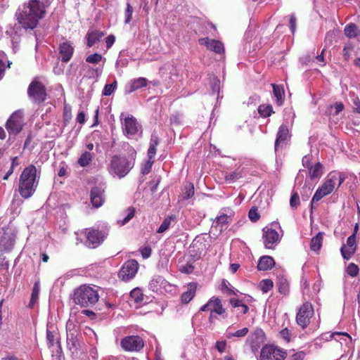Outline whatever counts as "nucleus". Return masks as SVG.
<instances>
[{
	"label": "nucleus",
	"instance_id": "nucleus-26",
	"mask_svg": "<svg viewBox=\"0 0 360 360\" xmlns=\"http://www.w3.org/2000/svg\"><path fill=\"white\" fill-rule=\"evenodd\" d=\"M330 338L340 342L342 345L345 344L348 346V345L352 343V338L347 333L335 332L330 335Z\"/></svg>",
	"mask_w": 360,
	"mask_h": 360
},
{
	"label": "nucleus",
	"instance_id": "nucleus-24",
	"mask_svg": "<svg viewBox=\"0 0 360 360\" xmlns=\"http://www.w3.org/2000/svg\"><path fill=\"white\" fill-rule=\"evenodd\" d=\"M275 265V262L271 256H262L259 258L257 264L259 271H267L271 269Z\"/></svg>",
	"mask_w": 360,
	"mask_h": 360
},
{
	"label": "nucleus",
	"instance_id": "nucleus-59",
	"mask_svg": "<svg viewBox=\"0 0 360 360\" xmlns=\"http://www.w3.org/2000/svg\"><path fill=\"white\" fill-rule=\"evenodd\" d=\"M226 342L224 341H217L215 347L219 353H223L226 350Z\"/></svg>",
	"mask_w": 360,
	"mask_h": 360
},
{
	"label": "nucleus",
	"instance_id": "nucleus-2",
	"mask_svg": "<svg viewBox=\"0 0 360 360\" xmlns=\"http://www.w3.org/2000/svg\"><path fill=\"white\" fill-rule=\"evenodd\" d=\"M47 6L39 0H29L16 13L18 22L25 30H34L37 27L39 20L45 17Z\"/></svg>",
	"mask_w": 360,
	"mask_h": 360
},
{
	"label": "nucleus",
	"instance_id": "nucleus-10",
	"mask_svg": "<svg viewBox=\"0 0 360 360\" xmlns=\"http://www.w3.org/2000/svg\"><path fill=\"white\" fill-rule=\"evenodd\" d=\"M286 355L284 349L274 345H266L261 349L260 360H284Z\"/></svg>",
	"mask_w": 360,
	"mask_h": 360
},
{
	"label": "nucleus",
	"instance_id": "nucleus-5",
	"mask_svg": "<svg viewBox=\"0 0 360 360\" xmlns=\"http://www.w3.org/2000/svg\"><path fill=\"white\" fill-rule=\"evenodd\" d=\"M98 293L93 288L83 285L75 290L73 300L82 307H91L98 300Z\"/></svg>",
	"mask_w": 360,
	"mask_h": 360
},
{
	"label": "nucleus",
	"instance_id": "nucleus-23",
	"mask_svg": "<svg viewBox=\"0 0 360 360\" xmlns=\"http://www.w3.org/2000/svg\"><path fill=\"white\" fill-rule=\"evenodd\" d=\"M197 290L196 283H189L187 285L186 291L184 292L181 296V301L183 304L189 303L195 297Z\"/></svg>",
	"mask_w": 360,
	"mask_h": 360
},
{
	"label": "nucleus",
	"instance_id": "nucleus-62",
	"mask_svg": "<svg viewBox=\"0 0 360 360\" xmlns=\"http://www.w3.org/2000/svg\"><path fill=\"white\" fill-rule=\"evenodd\" d=\"M157 147L153 146H149L148 149V158L154 160L155 155L156 154Z\"/></svg>",
	"mask_w": 360,
	"mask_h": 360
},
{
	"label": "nucleus",
	"instance_id": "nucleus-29",
	"mask_svg": "<svg viewBox=\"0 0 360 360\" xmlns=\"http://www.w3.org/2000/svg\"><path fill=\"white\" fill-rule=\"evenodd\" d=\"M308 170L309 177L311 180H318L323 175V167L320 162H317L314 166L310 167Z\"/></svg>",
	"mask_w": 360,
	"mask_h": 360
},
{
	"label": "nucleus",
	"instance_id": "nucleus-43",
	"mask_svg": "<svg viewBox=\"0 0 360 360\" xmlns=\"http://www.w3.org/2000/svg\"><path fill=\"white\" fill-rule=\"evenodd\" d=\"M354 49V46L351 41H348L345 44L342 49V56L345 61L349 60Z\"/></svg>",
	"mask_w": 360,
	"mask_h": 360
},
{
	"label": "nucleus",
	"instance_id": "nucleus-17",
	"mask_svg": "<svg viewBox=\"0 0 360 360\" xmlns=\"http://www.w3.org/2000/svg\"><path fill=\"white\" fill-rule=\"evenodd\" d=\"M335 187V186L333 183L332 179H330L328 176L322 186L319 187L315 192L311 200V205L315 202L319 201L324 196L331 193L333 191Z\"/></svg>",
	"mask_w": 360,
	"mask_h": 360
},
{
	"label": "nucleus",
	"instance_id": "nucleus-57",
	"mask_svg": "<svg viewBox=\"0 0 360 360\" xmlns=\"http://www.w3.org/2000/svg\"><path fill=\"white\" fill-rule=\"evenodd\" d=\"M140 252L143 259H148V257H150L152 250L150 247L145 246L141 248Z\"/></svg>",
	"mask_w": 360,
	"mask_h": 360
},
{
	"label": "nucleus",
	"instance_id": "nucleus-58",
	"mask_svg": "<svg viewBox=\"0 0 360 360\" xmlns=\"http://www.w3.org/2000/svg\"><path fill=\"white\" fill-rule=\"evenodd\" d=\"M281 337L285 340L286 342H290L291 333L288 328H284L280 331Z\"/></svg>",
	"mask_w": 360,
	"mask_h": 360
},
{
	"label": "nucleus",
	"instance_id": "nucleus-8",
	"mask_svg": "<svg viewBox=\"0 0 360 360\" xmlns=\"http://www.w3.org/2000/svg\"><path fill=\"white\" fill-rule=\"evenodd\" d=\"M86 238V245L90 248H96L99 246L108 235L106 230H98L94 228L85 229Z\"/></svg>",
	"mask_w": 360,
	"mask_h": 360
},
{
	"label": "nucleus",
	"instance_id": "nucleus-27",
	"mask_svg": "<svg viewBox=\"0 0 360 360\" xmlns=\"http://www.w3.org/2000/svg\"><path fill=\"white\" fill-rule=\"evenodd\" d=\"M28 97L33 103L39 104L46 99V91H27Z\"/></svg>",
	"mask_w": 360,
	"mask_h": 360
},
{
	"label": "nucleus",
	"instance_id": "nucleus-47",
	"mask_svg": "<svg viewBox=\"0 0 360 360\" xmlns=\"http://www.w3.org/2000/svg\"><path fill=\"white\" fill-rule=\"evenodd\" d=\"M130 297L135 303L139 304L143 301V295L140 289L134 288L130 292Z\"/></svg>",
	"mask_w": 360,
	"mask_h": 360
},
{
	"label": "nucleus",
	"instance_id": "nucleus-28",
	"mask_svg": "<svg viewBox=\"0 0 360 360\" xmlns=\"http://www.w3.org/2000/svg\"><path fill=\"white\" fill-rule=\"evenodd\" d=\"M165 281V280L162 276H154L148 284V288L153 292H158L160 290Z\"/></svg>",
	"mask_w": 360,
	"mask_h": 360
},
{
	"label": "nucleus",
	"instance_id": "nucleus-14",
	"mask_svg": "<svg viewBox=\"0 0 360 360\" xmlns=\"http://www.w3.org/2000/svg\"><path fill=\"white\" fill-rule=\"evenodd\" d=\"M223 210L224 212H221L220 214L216 217L212 224V227L219 229L220 232L227 228L228 225L232 221L234 216V212L232 210L226 208Z\"/></svg>",
	"mask_w": 360,
	"mask_h": 360
},
{
	"label": "nucleus",
	"instance_id": "nucleus-4",
	"mask_svg": "<svg viewBox=\"0 0 360 360\" xmlns=\"http://www.w3.org/2000/svg\"><path fill=\"white\" fill-rule=\"evenodd\" d=\"M135 164V158L113 155L110 160L109 172L120 179L124 177Z\"/></svg>",
	"mask_w": 360,
	"mask_h": 360
},
{
	"label": "nucleus",
	"instance_id": "nucleus-3",
	"mask_svg": "<svg viewBox=\"0 0 360 360\" xmlns=\"http://www.w3.org/2000/svg\"><path fill=\"white\" fill-rule=\"evenodd\" d=\"M37 168L30 165L22 172L19 179V193L22 198L27 199L33 195L38 186Z\"/></svg>",
	"mask_w": 360,
	"mask_h": 360
},
{
	"label": "nucleus",
	"instance_id": "nucleus-37",
	"mask_svg": "<svg viewBox=\"0 0 360 360\" xmlns=\"http://www.w3.org/2000/svg\"><path fill=\"white\" fill-rule=\"evenodd\" d=\"M242 177H243V170L238 169L235 171H233V172H231L226 174L225 176V180L228 183H233Z\"/></svg>",
	"mask_w": 360,
	"mask_h": 360
},
{
	"label": "nucleus",
	"instance_id": "nucleus-33",
	"mask_svg": "<svg viewBox=\"0 0 360 360\" xmlns=\"http://www.w3.org/2000/svg\"><path fill=\"white\" fill-rule=\"evenodd\" d=\"M93 160V155L89 151H84L78 158L77 163L80 167H84L88 166Z\"/></svg>",
	"mask_w": 360,
	"mask_h": 360
},
{
	"label": "nucleus",
	"instance_id": "nucleus-45",
	"mask_svg": "<svg viewBox=\"0 0 360 360\" xmlns=\"http://www.w3.org/2000/svg\"><path fill=\"white\" fill-rule=\"evenodd\" d=\"M355 251V248H349L345 245H343L340 249L341 255L342 257L346 260H349L354 254Z\"/></svg>",
	"mask_w": 360,
	"mask_h": 360
},
{
	"label": "nucleus",
	"instance_id": "nucleus-38",
	"mask_svg": "<svg viewBox=\"0 0 360 360\" xmlns=\"http://www.w3.org/2000/svg\"><path fill=\"white\" fill-rule=\"evenodd\" d=\"M175 220H176V216L173 215V214L165 218L162 223L159 226L157 232L159 233H162L165 232L170 227L171 222L174 221Z\"/></svg>",
	"mask_w": 360,
	"mask_h": 360
},
{
	"label": "nucleus",
	"instance_id": "nucleus-41",
	"mask_svg": "<svg viewBox=\"0 0 360 360\" xmlns=\"http://www.w3.org/2000/svg\"><path fill=\"white\" fill-rule=\"evenodd\" d=\"M39 281H37L34 283L33 289H32L31 298H30V301L29 303V307L30 308H32L34 304L37 301V300L39 298Z\"/></svg>",
	"mask_w": 360,
	"mask_h": 360
},
{
	"label": "nucleus",
	"instance_id": "nucleus-53",
	"mask_svg": "<svg viewBox=\"0 0 360 360\" xmlns=\"http://www.w3.org/2000/svg\"><path fill=\"white\" fill-rule=\"evenodd\" d=\"M133 12H134V9H133L132 6L129 3H127V4L126 11H125V13H124V15H125L124 22H125V24H128V23H129L131 22V18H132V13H133Z\"/></svg>",
	"mask_w": 360,
	"mask_h": 360
},
{
	"label": "nucleus",
	"instance_id": "nucleus-60",
	"mask_svg": "<svg viewBox=\"0 0 360 360\" xmlns=\"http://www.w3.org/2000/svg\"><path fill=\"white\" fill-rule=\"evenodd\" d=\"M193 269H194V266L191 264H186L185 265H182L180 267L181 272L185 273V274H191L193 272Z\"/></svg>",
	"mask_w": 360,
	"mask_h": 360
},
{
	"label": "nucleus",
	"instance_id": "nucleus-40",
	"mask_svg": "<svg viewBox=\"0 0 360 360\" xmlns=\"http://www.w3.org/2000/svg\"><path fill=\"white\" fill-rule=\"evenodd\" d=\"M278 292L283 295L288 294L289 291V284L285 278H279L277 281Z\"/></svg>",
	"mask_w": 360,
	"mask_h": 360
},
{
	"label": "nucleus",
	"instance_id": "nucleus-48",
	"mask_svg": "<svg viewBox=\"0 0 360 360\" xmlns=\"http://www.w3.org/2000/svg\"><path fill=\"white\" fill-rule=\"evenodd\" d=\"M154 163V160L148 158L141 166V173L143 175H146L150 173L152 166Z\"/></svg>",
	"mask_w": 360,
	"mask_h": 360
},
{
	"label": "nucleus",
	"instance_id": "nucleus-18",
	"mask_svg": "<svg viewBox=\"0 0 360 360\" xmlns=\"http://www.w3.org/2000/svg\"><path fill=\"white\" fill-rule=\"evenodd\" d=\"M200 311H210L218 315H222L225 313V309L223 307L221 300L215 296L212 297L205 304L202 305Z\"/></svg>",
	"mask_w": 360,
	"mask_h": 360
},
{
	"label": "nucleus",
	"instance_id": "nucleus-44",
	"mask_svg": "<svg viewBox=\"0 0 360 360\" xmlns=\"http://www.w3.org/2000/svg\"><path fill=\"white\" fill-rule=\"evenodd\" d=\"M258 112L262 117H269L274 112L271 105H260L258 107Z\"/></svg>",
	"mask_w": 360,
	"mask_h": 360
},
{
	"label": "nucleus",
	"instance_id": "nucleus-55",
	"mask_svg": "<svg viewBox=\"0 0 360 360\" xmlns=\"http://www.w3.org/2000/svg\"><path fill=\"white\" fill-rule=\"evenodd\" d=\"M210 83L211 85L212 90H219L220 89V81L214 75L209 77Z\"/></svg>",
	"mask_w": 360,
	"mask_h": 360
},
{
	"label": "nucleus",
	"instance_id": "nucleus-56",
	"mask_svg": "<svg viewBox=\"0 0 360 360\" xmlns=\"http://www.w3.org/2000/svg\"><path fill=\"white\" fill-rule=\"evenodd\" d=\"M290 204L291 207L293 209H296L300 205V198L297 193H294L292 194L290 200Z\"/></svg>",
	"mask_w": 360,
	"mask_h": 360
},
{
	"label": "nucleus",
	"instance_id": "nucleus-6",
	"mask_svg": "<svg viewBox=\"0 0 360 360\" xmlns=\"http://www.w3.org/2000/svg\"><path fill=\"white\" fill-rule=\"evenodd\" d=\"M120 121L123 134L127 138L137 139L141 136V124L139 123L134 116L125 112H122L120 115Z\"/></svg>",
	"mask_w": 360,
	"mask_h": 360
},
{
	"label": "nucleus",
	"instance_id": "nucleus-36",
	"mask_svg": "<svg viewBox=\"0 0 360 360\" xmlns=\"http://www.w3.org/2000/svg\"><path fill=\"white\" fill-rule=\"evenodd\" d=\"M230 303L233 307L239 308L240 313H242L243 314H246L249 310V307H248V305H246L240 300L236 299V298H231L230 300Z\"/></svg>",
	"mask_w": 360,
	"mask_h": 360
},
{
	"label": "nucleus",
	"instance_id": "nucleus-25",
	"mask_svg": "<svg viewBox=\"0 0 360 360\" xmlns=\"http://www.w3.org/2000/svg\"><path fill=\"white\" fill-rule=\"evenodd\" d=\"M103 36L104 33L103 32L98 30L89 31L86 34L87 46L89 47L93 46L97 41H99L101 38Z\"/></svg>",
	"mask_w": 360,
	"mask_h": 360
},
{
	"label": "nucleus",
	"instance_id": "nucleus-63",
	"mask_svg": "<svg viewBox=\"0 0 360 360\" xmlns=\"http://www.w3.org/2000/svg\"><path fill=\"white\" fill-rule=\"evenodd\" d=\"M305 354L303 352H300L294 354L291 358L290 360H303L304 358Z\"/></svg>",
	"mask_w": 360,
	"mask_h": 360
},
{
	"label": "nucleus",
	"instance_id": "nucleus-51",
	"mask_svg": "<svg viewBox=\"0 0 360 360\" xmlns=\"http://www.w3.org/2000/svg\"><path fill=\"white\" fill-rule=\"evenodd\" d=\"M248 217L251 221H257L260 217V215L258 212V209L256 207H251L248 212Z\"/></svg>",
	"mask_w": 360,
	"mask_h": 360
},
{
	"label": "nucleus",
	"instance_id": "nucleus-22",
	"mask_svg": "<svg viewBox=\"0 0 360 360\" xmlns=\"http://www.w3.org/2000/svg\"><path fill=\"white\" fill-rule=\"evenodd\" d=\"M67 347L72 354H77L80 349V342L76 331L67 333Z\"/></svg>",
	"mask_w": 360,
	"mask_h": 360
},
{
	"label": "nucleus",
	"instance_id": "nucleus-1",
	"mask_svg": "<svg viewBox=\"0 0 360 360\" xmlns=\"http://www.w3.org/2000/svg\"><path fill=\"white\" fill-rule=\"evenodd\" d=\"M47 6L39 0H29L16 13L18 22L25 30H34L37 27L39 20L45 17Z\"/></svg>",
	"mask_w": 360,
	"mask_h": 360
},
{
	"label": "nucleus",
	"instance_id": "nucleus-30",
	"mask_svg": "<svg viewBox=\"0 0 360 360\" xmlns=\"http://www.w3.org/2000/svg\"><path fill=\"white\" fill-rule=\"evenodd\" d=\"M344 33L346 37L352 39L360 35V30L356 24L351 22L345 26Z\"/></svg>",
	"mask_w": 360,
	"mask_h": 360
},
{
	"label": "nucleus",
	"instance_id": "nucleus-15",
	"mask_svg": "<svg viewBox=\"0 0 360 360\" xmlns=\"http://www.w3.org/2000/svg\"><path fill=\"white\" fill-rule=\"evenodd\" d=\"M105 189L104 185H98L94 186L90 191V201L94 208L101 207L105 202Z\"/></svg>",
	"mask_w": 360,
	"mask_h": 360
},
{
	"label": "nucleus",
	"instance_id": "nucleus-34",
	"mask_svg": "<svg viewBox=\"0 0 360 360\" xmlns=\"http://www.w3.org/2000/svg\"><path fill=\"white\" fill-rule=\"evenodd\" d=\"M194 185L192 183H187L184 186L182 191V199L188 200L194 195Z\"/></svg>",
	"mask_w": 360,
	"mask_h": 360
},
{
	"label": "nucleus",
	"instance_id": "nucleus-32",
	"mask_svg": "<svg viewBox=\"0 0 360 360\" xmlns=\"http://www.w3.org/2000/svg\"><path fill=\"white\" fill-rule=\"evenodd\" d=\"M135 208L133 207H128L123 213V218L119 219L117 223L120 226H124L128 223L135 215Z\"/></svg>",
	"mask_w": 360,
	"mask_h": 360
},
{
	"label": "nucleus",
	"instance_id": "nucleus-9",
	"mask_svg": "<svg viewBox=\"0 0 360 360\" xmlns=\"http://www.w3.org/2000/svg\"><path fill=\"white\" fill-rule=\"evenodd\" d=\"M314 311L312 304L309 302H304L298 309L296 314V322L302 329L306 328L310 320L314 316Z\"/></svg>",
	"mask_w": 360,
	"mask_h": 360
},
{
	"label": "nucleus",
	"instance_id": "nucleus-16",
	"mask_svg": "<svg viewBox=\"0 0 360 360\" xmlns=\"http://www.w3.org/2000/svg\"><path fill=\"white\" fill-rule=\"evenodd\" d=\"M262 239L265 248L268 249L274 248L280 241L278 232L275 229L269 227L263 229Z\"/></svg>",
	"mask_w": 360,
	"mask_h": 360
},
{
	"label": "nucleus",
	"instance_id": "nucleus-50",
	"mask_svg": "<svg viewBox=\"0 0 360 360\" xmlns=\"http://www.w3.org/2000/svg\"><path fill=\"white\" fill-rule=\"evenodd\" d=\"M347 273L352 277H355L359 274V269L358 266L354 263H350L347 267Z\"/></svg>",
	"mask_w": 360,
	"mask_h": 360
},
{
	"label": "nucleus",
	"instance_id": "nucleus-49",
	"mask_svg": "<svg viewBox=\"0 0 360 360\" xmlns=\"http://www.w3.org/2000/svg\"><path fill=\"white\" fill-rule=\"evenodd\" d=\"M274 286V283L271 279H264L259 283V288L263 293L268 292Z\"/></svg>",
	"mask_w": 360,
	"mask_h": 360
},
{
	"label": "nucleus",
	"instance_id": "nucleus-21",
	"mask_svg": "<svg viewBox=\"0 0 360 360\" xmlns=\"http://www.w3.org/2000/svg\"><path fill=\"white\" fill-rule=\"evenodd\" d=\"M289 138L288 127L283 124L280 126L276 135L275 141V150L276 151L279 147H283L287 142Z\"/></svg>",
	"mask_w": 360,
	"mask_h": 360
},
{
	"label": "nucleus",
	"instance_id": "nucleus-42",
	"mask_svg": "<svg viewBox=\"0 0 360 360\" xmlns=\"http://www.w3.org/2000/svg\"><path fill=\"white\" fill-rule=\"evenodd\" d=\"M147 82V79L143 77L136 79L131 82L130 90H139V89L146 87Z\"/></svg>",
	"mask_w": 360,
	"mask_h": 360
},
{
	"label": "nucleus",
	"instance_id": "nucleus-39",
	"mask_svg": "<svg viewBox=\"0 0 360 360\" xmlns=\"http://www.w3.org/2000/svg\"><path fill=\"white\" fill-rule=\"evenodd\" d=\"M328 176L330 179H332L333 183L335 184V186L337 185L338 188L340 186V185L344 182V181L346 179L344 174L335 172H331Z\"/></svg>",
	"mask_w": 360,
	"mask_h": 360
},
{
	"label": "nucleus",
	"instance_id": "nucleus-7",
	"mask_svg": "<svg viewBox=\"0 0 360 360\" xmlns=\"http://www.w3.org/2000/svg\"><path fill=\"white\" fill-rule=\"evenodd\" d=\"M24 127V112L22 110L14 111L7 120L5 127L9 136H16Z\"/></svg>",
	"mask_w": 360,
	"mask_h": 360
},
{
	"label": "nucleus",
	"instance_id": "nucleus-12",
	"mask_svg": "<svg viewBox=\"0 0 360 360\" xmlns=\"http://www.w3.org/2000/svg\"><path fill=\"white\" fill-rule=\"evenodd\" d=\"M121 347L126 352H140L144 347L143 338L139 335H128L121 340Z\"/></svg>",
	"mask_w": 360,
	"mask_h": 360
},
{
	"label": "nucleus",
	"instance_id": "nucleus-52",
	"mask_svg": "<svg viewBox=\"0 0 360 360\" xmlns=\"http://www.w3.org/2000/svg\"><path fill=\"white\" fill-rule=\"evenodd\" d=\"M102 60V56L100 53H95L91 54L86 58V62L92 64H97Z\"/></svg>",
	"mask_w": 360,
	"mask_h": 360
},
{
	"label": "nucleus",
	"instance_id": "nucleus-13",
	"mask_svg": "<svg viewBox=\"0 0 360 360\" xmlns=\"http://www.w3.org/2000/svg\"><path fill=\"white\" fill-rule=\"evenodd\" d=\"M46 341L49 349L53 348L55 345L56 347V351H52V356L56 360H61L62 358V348L59 342V335L56 330H51L47 327L46 329Z\"/></svg>",
	"mask_w": 360,
	"mask_h": 360
},
{
	"label": "nucleus",
	"instance_id": "nucleus-64",
	"mask_svg": "<svg viewBox=\"0 0 360 360\" xmlns=\"http://www.w3.org/2000/svg\"><path fill=\"white\" fill-rule=\"evenodd\" d=\"M354 103V110L356 112L360 113V99L358 97H356L353 100Z\"/></svg>",
	"mask_w": 360,
	"mask_h": 360
},
{
	"label": "nucleus",
	"instance_id": "nucleus-11",
	"mask_svg": "<svg viewBox=\"0 0 360 360\" xmlns=\"http://www.w3.org/2000/svg\"><path fill=\"white\" fill-rule=\"evenodd\" d=\"M139 264L135 259L126 261L118 272V277L123 281H129L133 279L138 272Z\"/></svg>",
	"mask_w": 360,
	"mask_h": 360
},
{
	"label": "nucleus",
	"instance_id": "nucleus-20",
	"mask_svg": "<svg viewBox=\"0 0 360 360\" xmlns=\"http://www.w3.org/2000/svg\"><path fill=\"white\" fill-rule=\"evenodd\" d=\"M59 54L63 63H68L72 58L74 53V47L70 41H66L59 44Z\"/></svg>",
	"mask_w": 360,
	"mask_h": 360
},
{
	"label": "nucleus",
	"instance_id": "nucleus-46",
	"mask_svg": "<svg viewBox=\"0 0 360 360\" xmlns=\"http://www.w3.org/2000/svg\"><path fill=\"white\" fill-rule=\"evenodd\" d=\"M248 328L244 327L242 329L236 330V332L228 331L226 335L228 339H231L233 337L243 338L248 333Z\"/></svg>",
	"mask_w": 360,
	"mask_h": 360
},
{
	"label": "nucleus",
	"instance_id": "nucleus-61",
	"mask_svg": "<svg viewBox=\"0 0 360 360\" xmlns=\"http://www.w3.org/2000/svg\"><path fill=\"white\" fill-rule=\"evenodd\" d=\"M346 246H349V248H356V236L354 234H352L347 239V245Z\"/></svg>",
	"mask_w": 360,
	"mask_h": 360
},
{
	"label": "nucleus",
	"instance_id": "nucleus-54",
	"mask_svg": "<svg viewBox=\"0 0 360 360\" xmlns=\"http://www.w3.org/2000/svg\"><path fill=\"white\" fill-rule=\"evenodd\" d=\"M273 97L276 99L278 105L283 103L285 98V91H273Z\"/></svg>",
	"mask_w": 360,
	"mask_h": 360
},
{
	"label": "nucleus",
	"instance_id": "nucleus-35",
	"mask_svg": "<svg viewBox=\"0 0 360 360\" xmlns=\"http://www.w3.org/2000/svg\"><path fill=\"white\" fill-rule=\"evenodd\" d=\"M46 86L45 81L39 77H35L30 83L27 90H46Z\"/></svg>",
	"mask_w": 360,
	"mask_h": 360
},
{
	"label": "nucleus",
	"instance_id": "nucleus-31",
	"mask_svg": "<svg viewBox=\"0 0 360 360\" xmlns=\"http://www.w3.org/2000/svg\"><path fill=\"white\" fill-rule=\"evenodd\" d=\"M323 233H318L314 237H313L311 240L310 243V249L312 251L317 252L322 247L323 243Z\"/></svg>",
	"mask_w": 360,
	"mask_h": 360
},
{
	"label": "nucleus",
	"instance_id": "nucleus-19",
	"mask_svg": "<svg viewBox=\"0 0 360 360\" xmlns=\"http://www.w3.org/2000/svg\"><path fill=\"white\" fill-rule=\"evenodd\" d=\"M200 45H204L207 49L217 54H224L225 52L224 44L217 39H210L209 37H204L198 39Z\"/></svg>",
	"mask_w": 360,
	"mask_h": 360
}]
</instances>
